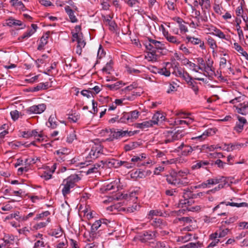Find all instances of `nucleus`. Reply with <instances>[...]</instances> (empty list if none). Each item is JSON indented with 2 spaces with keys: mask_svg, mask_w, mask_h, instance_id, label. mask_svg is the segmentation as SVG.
<instances>
[{
  "mask_svg": "<svg viewBox=\"0 0 248 248\" xmlns=\"http://www.w3.org/2000/svg\"><path fill=\"white\" fill-rule=\"evenodd\" d=\"M221 182H225V177L223 176H219L209 179L205 181V183L207 185V187H210L211 185H215L219 184Z\"/></svg>",
  "mask_w": 248,
  "mask_h": 248,
  "instance_id": "6ab92c4d",
  "label": "nucleus"
},
{
  "mask_svg": "<svg viewBox=\"0 0 248 248\" xmlns=\"http://www.w3.org/2000/svg\"><path fill=\"white\" fill-rule=\"evenodd\" d=\"M101 189L103 191H108L112 190H117L118 189L117 183L115 181H113L106 186H104Z\"/></svg>",
  "mask_w": 248,
  "mask_h": 248,
  "instance_id": "cd10ccee",
  "label": "nucleus"
},
{
  "mask_svg": "<svg viewBox=\"0 0 248 248\" xmlns=\"http://www.w3.org/2000/svg\"><path fill=\"white\" fill-rule=\"evenodd\" d=\"M10 115L11 116V117H12V119L14 121H16L19 118V112L17 110H15L12 111L10 112Z\"/></svg>",
  "mask_w": 248,
  "mask_h": 248,
  "instance_id": "69168bd1",
  "label": "nucleus"
},
{
  "mask_svg": "<svg viewBox=\"0 0 248 248\" xmlns=\"http://www.w3.org/2000/svg\"><path fill=\"white\" fill-rule=\"evenodd\" d=\"M70 246L71 248H79L78 242L73 239H70Z\"/></svg>",
  "mask_w": 248,
  "mask_h": 248,
  "instance_id": "0e129e2a",
  "label": "nucleus"
},
{
  "mask_svg": "<svg viewBox=\"0 0 248 248\" xmlns=\"http://www.w3.org/2000/svg\"><path fill=\"white\" fill-rule=\"evenodd\" d=\"M230 232L229 229H225L223 230H220L219 232H217V235L218 238H222L227 235Z\"/></svg>",
  "mask_w": 248,
  "mask_h": 248,
  "instance_id": "bf43d9fd",
  "label": "nucleus"
},
{
  "mask_svg": "<svg viewBox=\"0 0 248 248\" xmlns=\"http://www.w3.org/2000/svg\"><path fill=\"white\" fill-rule=\"evenodd\" d=\"M225 204L226 206H236L237 207H247L248 206V204L246 202H241V203H235L233 202H221L219 204L215 206L213 209V211L214 212L217 211V209L220 207L221 205Z\"/></svg>",
  "mask_w": 248,
  "mask_h": 248,
  "instance_id": "f8f14e48",
  "label": "nucleus"
},
{
  "mask_svg": "<svg viewBox=\"0 0 248 248\" xmlns=\"http://www.w3.org/2000/svg\"><path fill=\"white\" fill-rule=\"evenodd\" d=\"M128 118L129 117H128L127 116V113L124 112L123 113V115L120 118L119 122L123 123H129V120L128 119Z\"/></svg>",
  "mask_w": 248,
  "mask_h": 248,
  "instance_id": "338daca9",
  "label": "nucleus"
},
{
  "mask_svg": "<svg viewBox=\"0 0 248 248\" xmlns=\"http://www.w3.org/2000/svg\"><path fill=\"white\" fill-rule=\"evenodd\" d=\"M101 166V165H99L98 164H95L90 167L89 168L88 170L86 171V173L87 174L94 173V172H97L98 171V169Z\"/></svg>",
  "mask_w": 248,
  "mask_h": 248,
  "instance_id": "49530a36",
  "label": "nucleus"
},
{
  "mask_svg": "<svg viewBox=\"0 0 248 248\" xmlns=\"http://www.w3.org/2000/svg\"><path fill=\"white\" fill-rule=\"evenodd\" d=\"M10 2L11 5L16 9L23 10L24 5L23 3L19 0H11Z\"/></svg>",
  "mask_w": 248,
  "mask_h": 248,
  "instance_id": "473e14b6",
  "label": "nucleus"
},
{
  "mask_svg": "<svg viewBox=\"0 0 248 248\" xmlns=\"http://www.w3.org/2000/svg\"><path fill=\"white\" fill-rule=\"evenodd\" d=\"M188 85L194 91L195 94H198L199 92V87L198 86V83L193 79L188 83Z\"/></svg>",
  "mask_w": 248,
  "mask_h": 248,
  "instance_id": "37998d69",
  "label": "nucleus"
},
{
  "mask_svg": "<svg viewBox=\"0 0 248 248\" xmlns=\"http://www.w3.org/2000/svg\"><path fill=\"white\" fill-rule=\"evenodd\" d=\"M217 37L220 39H224L226 41H230L231 38L230 35H226L221 30L218 33Z\"/></svg>",
  "mask_w": 248,
  "mask_h": 248,
  "instance_id": "774afa93",
  "label": "nucleus"
},
{
  "mask_svg": "<svg viewBox=\"0 0 248 248\" xmlns=\"http://www.w3.org/2000/svg\"><path fill=\"white\" fill-rule=\"evenodd\" d=\"M215 133V130L213 129H208L205 130L202 135L191 138L192 140H199L202 141L205 140L207 137L212 135Z\"/></svg>",
  "mask_w": 248,
  "mask_h": 248,
  "instance_id": "f3484780",
  "label": "nucleus"
},
{
  "mask_svg": "<svg viewBox=\"0 0 248 248\" xmlns=\"http://www.w3.org/2000/svg\"><path fill=\"white\" fill-rule=\"evenodd\" d=\"M35 211L29 213L26 215H23V217L21 218V220L23 221H26L29 220L30 218L32 217L35 215Z\"/></svg>",
  "mask_w": 248,
  "mask_h": 248,
  "instance_id": "680f3d73",
  "label": "nucleus"
},
{
  "mask_svg": "<svg viewBox=\"0 0 248 248\" xmlns=\"http://www.w3.org/2000/svg\"><path fill=\"white\" fill-rule=\"evenodd\" d=\"M162 33L163 36L166 39V40L170 43L173 44L178 45L180 44L181 41L177 37L174 36L170 34L168 31H166L164 28L162 29Z\"/></svg>",
  "mask_w": 248,
  "mask_h": 248,
  "instance_id": "1a4fd4ad",
  "label": "nucleus"
},
{
  "mask_svg": "<svg viewBox=\"0 0 248 248\" xmlns=\"http://www.w3.org/2000/svg\"><path fill=\"white\" fill-rule=\"evenodd\" d=\"M207 44L213 50V52L217 47L216 41L211 37H208Z\"/></svg>",
  "mask_w": 248,
  "mask_h": 248,
  "instance_id": "a19ab883",
  "label": "nucleus"
},
{
  "mask_svg": "<svg viewBox=\"0 0 248 248\" xmlns=\"http://www.w3.org/2000/svg\"><path fill=\"white\" fill-rule=\"evenodd\" d=\"M217 235V232H215V233H212L210 235V239L211 240V242L208 245V248L214 247L217 246V245L219 242V240L218 239Z\"/></svg>",
  "mask_w": 248,
  "mask_h": 248,
  "instance_id": "393cba45",
  "label": "nucleus"
},
{
  "mask_svg": "<svg viewBox=\"0 0 248 248\" xmlns=\"http://www.w3.org/2000/svg\"><path fill=\"white\" fill-rule=\"evenodd\" d=\"M32 28L31 29H30L27 31L26 32H25L22 36H21L19 38V40L27 39L31 37L32 34H33L36 31V30L38 28L36 24H32L31 25Z\"/></svg>",
  "mask_w": 248,
  "mask_h": 248,
  "instance_id": "aec40b11",
  "label": "nucleus"
},
{
  "mask_svg": "<svg viewBox=\"0 0 248 248\" xmlns=\"http://www.w3.org/2000/svg\"><path fill=\"white\" fill-rule=\"evenodd\" d=\"M102 150V146L99 143H93L89 155L91 159H95L99 156Z\"/></svg>",
  "mask_w": 248,
  "mask_h": 248,
  "instance_id": "0eeeda50",
  "label": "nucleus"
},
{
  "mask_svg": "<svg viewBox=\"0 0 248 248\" xmlns=\"http://www.w3.org/2000/svg\"><path fill=\"white\" fill-rule=\"evenodd\" d=\"M208 164H209V162L207 161H203V160L199 161L196 164H195L192 166V169L193 170L200 169L202 167H204V166H205Z\"/></svg>",
  "mask_w": 248,
  "mask_h": 248,
  "instance_id": "c03bdc74",
  "label": "nucleus"
},
{
  "mask_svg": "<svg viewBox=\"0 0 248 248\" xmlns=\"http://www.w3.org/2000/svg\"><path fill=\"white\" fill-rule=\"evenodd\" d=\"M180 78L184 79L188 84L190 81L193 80L191 77L186 71H184Z\"/></svg>",
  "mask_w": 248,
  "mask_h": 248,
  "instance_id": "603ef678",
  "label": "nucleus"
},
{
  "mask_svg": "<svg viewBox=\"0 0 248 248\" xmlns=\"http://www.w3.org/2000/svg\"><path fill=\"white\" fill-rule=\"evenodd\" d=\"M156 232L146 231L140 236V239L143 243L152 240L156 237Z\"/></svg>",
  "mask_w": 248,
  "mask_h": 248,
  "instance_id": "9d476101",
  "label": "nucleus"
},
{
  "mask_svg": "<svg viewBox=\"0 0 248 248\" xmlns=\"http://www.w3.org/2000/svg\"><path fill=\"white\" fill-rule=\"evenodd\" d=\"M75 139H76V135L75 132L73 131L68 135L66 141L68 143H72Z\"/></svg>",
  "mask_w": 248,
  "mask_h": 248,
  "instance_id": "052dcab7",
  "label": "nucleus"
},
{
  "mask_svg": "<svg viewBox=\"0 0 248 248\" xmlns=\"http://www.w3.org/2000/svg\"><path fill=\"white\" fill-rule=\"evenodd\" d=\"M187 65H188L189 68L196 72H198L200 69H202V68H201L200 66H198L197 64L195 63L190 62L189 60H187Z\"/></svg>",
  "mask_w": 248,
  "mask_h": 248,
  "instance_id": "79ce46f5",
  "label": "nucleus"
},
{
  "mask_svg": "<svg viewBox=\"0 0 248 248\" xmlns=\"http://www.w3.org/2000/svg\"><path fill=\"white\" fill-rule=\"evenodd\" d=\"M164 142L167 144L172 142L175 140L181 139L184 136V132L182 130L175 129L173 130H168L164 132Z\"/></svg>",
  "mask_w": 248,
  "mask_h": 248,
  "instance_id": "7ed1b4c3",
  "label": "nucleus"
},
{
  "mask_svg": "<svg viewBox=\"0 0 248 248\" xmlns=\"http://www.w3.org/2000/svg\"><path fill=\"white\" fill-rule=\"evenodd\" d=\"M139 146V144L136 142H130L125 144L124 146V149L125 151H129L137 148Z\"/></svg>",
  "mask_w": 248,
  "mask_h": 248,
  "instance_id": "ea45409f",
  "label": "nucleus"
},
{
  "mask_svg": "<svg viewBox=\"0 0 248 248\" xmlns=\"http://www.w3.org/2000/svg\"><path fill=\"white\" fill-rule=\"evenodd\" d=\"M14 239L15 237L13 235L5 236L4 238V241L6 244L10 246L13 244Z\"/></svg>",
  "mask_w": 248,
  "mask_h": 248,
  "instance_id": "6e6d98bb",
  "label": "nucleus"
},
{
  "mask_svg": "<svg viewBox=\"0 0 248 248\" xmlns=\"http://www.w3.org/2000/svg\"><path fill=\"white\" fill-rule=\"evenodd\" d=\"M192 235L190 233H187L184 236H179L177 239V242H181L182 243L186 242L191 239Z\"/></svg>",
  "mask_w": 248,
  "mask_h": 248,
  "instance_id": "58836bf2",
  "label": "nucleus"
},
{
  "mask_svg": "<svg viewBox=\"0 0 248 248\" xmlns=\"http://www.w3.org/2000/svg\"><path fill=\"white\" fill-rule=\"evenodd\" d=\"M52 236H55L56 238L61 237L62 235V229H58L53 230L50 233Z\"/></svg>",
  "mask_w": 248,
  "mask_h": 248,
  "instance_id": "3c124183",
  "label": "nucleus"
},
{
  "mask_svg": "<svg viewBox=\"0 0 248 248\" xmlns=\"http://www.w3.org/2000/svg\"><path fill=\"white\" fill-rule=\"evenodd\" d=\"M48 84L43 83H40L38 84L36 87H35L33 90V91L36 92L40 90H45L47 89Z\"/></svg>",
  "mask_w": 248,
  "mask_h": 248,
  "instance_id": "864d4df0",
  "label": "nucleus"
},
{
  "mask_svg": "<svg viewBox=\"0 0 248 248\" xmlns=\"http://www.w3.org/2000/svg\"><path fill=\"white\" fill-rule=\"evenodd\" d=\"M50 215V213L48 211L36 214L33 220L36 222L41 221L35 224L32 227L33 229L38 230L45 228L51 222V218L49 217Z\"/></svg>",
  "mask_w": 248,
  "mask_h": 248,
  "instance_id": "f257e3e1",
  "label": "nucleus"
},
{
  "mask_svg": "<svg viewBox=\"0 0 248 248\" xmlns=\"http://www.w3.org/2000/svg\"><path fill=\"white\" fill-rule=\"evenodd\" d=\"M153 126L151 120L144 121L141 123H138L136 124V127L137 128L144 129L148 128L149 127H152Z\"/></svg>",
  "mask_w": 248,
  "mask_h": 248,
  "instance_id": "2f4dec72",
  "label": "nucleus"
},
{
  "mask_svg": "<svg viewBox=\"0 0 248 248\" xmlns=\"http://www.w3.org/2000/svg\"><path fill=\"white\" fill-rule=\"evenodd\" d=\"M6 24L7 26L10 27H16L17 26H21V29H23L25 27V25H24L21 21L15 19L13 17L7 19L6 20Z\"/></svg>",
  "mask_w": 248,
  "mask_h": 248,
  "instance_id": "dca6fc26",
  "label": "nucleus"
},
{
  "mask_svg": "<svg viewBox=\"0 0 248 248\" xmlns=\"http://www.w3.org/2000/svg\"><path fill=\"white\" fill-rule=\"evenodd\" d=\"M198 66L202 68L200 70L206 72L207 74H211L212 72H214V68L213 67V61L208 59L206 62H204L203 58L199 57L196 59Z\"/></svg>",
  "mask_w": 248,
  "mask_h": 248,
  "instance_id": "20e7f679",
  "label": "nucleus"
},
{
  "mask_svg": "<svg viewBox=\"0 0 248 248\" xmlns=\"http://www.w3.org/2000/svg\"><path fill=\"white\" fill-rule=\"evenodd\" d=\"M112 65L113 62L111 60H110L108 62H107L102 69V71L103 73L106 74H110L112 70Z\"/></svg>",
  "mask_w": 248,
  "mask_h": 248,
  "instance_id": "c9c22d12",
  "label": "nucleus"
},
{
  "mask_svg": "<svg viewBox=\"0 0 248 248\" xmlns=\"http://www.w3.org/2000/svg\"><path fill=\"white\" fill-rule=\"evenodd\" d=\"M205 193L203 192H199L196 194L192 193L188 189L184 190V198H191V199L197 198L198 197H201L203 196Z\"/></svg>",
  "mask_w": 248,
  "mask_h": 248,
  "instance_id": "4be33fe9",
  "label": "nucleus"
},
{
  "mask_svg": "<svg viewBox=\"0 0 248 248\" xmlns=\"http://www.w3.org/2000/svg\"><path fill=\"white\" fill-rule=\"evenodd\" d=\"M184 71V69L176 65L174 67L173 74L176 76L180 78Z\"/></svg>",
  "mask_w": 248,
  "mask_h": 248,
  "instance_id": "09e8293b",
  "label": "nucleus"
},
{
  "mask_svg": "<svg viewBox=\"0 0 248 248\" xmlns=\"http://www.w3.org/2000/svg\"><path fill=\"white\" fill-rule=\"evenodd\" d=\"M133 135V133L132 131H128L127 130L123 131L120 130L116 132H114L113 134V137L114 138L118 139L121 137H124L126 136H131Z\"/></svg>",
  "mask_w": 248,
  "mask_h": 248,
  "instance_id": "a878e982",
  "label": "nucleus"
},
{
  "mask_svg": "<svg viewBox=\"0 0 248 248\" xmlns=\"http://www.w3.org/2000/svg\"><path fill=\"white\" fill-rule=\"evenodd\" d=\"M199 4L201 6L202 10L208 9L210 7L209 0H201L199 1Z\"/></svg>",
  "mask_w": 248,
  "mask_h": 248,
  "instance_id": "de8ad7c7",
  "label": "nucleus"
},
{
  "mask_svg": "<svg viewBox=\"0 0 248 248\" xmlns=\"http://www.w3.org/2000/svg\"><path fill=\"white\" fill-rule=\"evenodd\" d=\"M46 106L44 104H40L38 105H33L27 109L29 114H41L45 111Z\"/></svg>",
  "mask_w": 248,
  "mask_h": 248,
  "instance_id": "6e6552de",
  "label": "nucleus"
},
{
  "mask_svg": "<svg viewBox=\"0 0 248 248\" xmlns=\"http://www.w3.org/2000/svg\"><path fill=\"white\" fill-rule=\"evenodd\" d=\"M184 199H181L179 203V207L184 208L188 207L192 203V200L190 201L189 199L191 198H184Z\"/></svg>",
  "mask_w": 248,
  "mask_h": 248,
  "instance_id": "c85d7f7f",
  "label": "nucleus"
},
{
  "mask_svg": "<svg viewBox=\"0 0 248 248\" xmlns=\"http://www.w3.org/2000/svg\"><path fill=\"white\" fill-rule=\"evenodd\" d=\"M64 10L68 16L70 21L71 22H78V19L75 15V12H76V10H74V9H71V8L69 6H65ZM77 12H78V11H77Z\"/></svg>",
  "mask_w": 248,
  "mask_h": 248,
  "instance_id": "4468645a",
  "label": "nucleus"
},
{
  "mask_svg": "<svg viewBox=\"0 0 248 248\" xmlns=\"http://www.w3.org/2000/svg\"><path fill=\"white\" fill-rule=\"evenodd\" d=\"M46 125L51 129H55L58 125V122L55 114H52L49 117Z\"/></svg>",
  "mask_w": 248,
  "mask_h": 248,
  "instance_id": "412c9836",
  "label": "nucleus"
},
{
  "mask_svg": "<svg viewBox=\"0 0 248 248\" xmlns=\"http://www.w3.org/2000/svg\"><path fill=\"white\" fill-rule=\"evenodd\" d=\"M173 20L178 24L181 32L185 33L188 31V29L184 24L185 22L182 18L179 17H176L174 18Z\"/></svg>",
  "mask_w": 248,
  "mask_h": 248,
  "instance_id": "5701e85b",
  "label": "nucleus"
},
{
  "mask_svg": "<svg viewBox=\"0 0 248 248\" xmlns=\"http://www.w3.org/2000/svg\"><path fill=\"white\" fill-rule=\"evenodd\" d=\"M101 222L99 220L95 221L92 225L91 230L92 232H94L96 231L101 226Z\"/></svg>",
  "mask_w": 248,
  "mask_h": 248,
  "instance_id": "5fc2aeb1",
  "label": "nucleus"
},
{
  "mask_svg": "<svg viewBox=\"0 0 248 248\" xmlns=\"http://www.w3.org/2000/svg\"><path fill=\"white\" fill-rule=\"evenodd\" d=\"M126 113L128 117H129L128 119L129 123L132 122L137 120L139 118L140 115L139 112L137 110H134Z\"/></svg>",
  "mask_w": 248,
  "mask_h": 248,
  "instance_id": "c756f323",
  "label": "nucleus"
},
{
  "mask_svg": "<svg viewBox=\"0 0 248 248\" xmlns=\"http://www.w3.org/2000/svg\"><path fill=\"white\" fill-rule=\"evenodd\" d=\"M57 154L59 155L58 159L62 160V161H65L66 158V156L68 154V150L66 148H62L56 152Z\"/></svg>",
  "mask_w": 248,
  "mask_h": 248,
  "instance_id": "bb28decb",
  "label": "nucleus"
},
{
  "mask_svg": "<svg viewBox=\"0 0 248 248\" xmlns=\"http://www.w3.org/2000/svg\"><path fill=\"white\" fill-rule=\"evenodd\" d=\"M49 36V32H46L41 38L39 44L38 46V50H41L44 48V47L48 42V39Z\"/></svg>",
  "mask_w": 248,
  "mask_h": 248,
  "instance_id": "b1692460",
  "label": "nucleus"
},
{
  "mask_svg": "<svg viewBox=\"0 0 248 248\" xmlns=\"http://www.w3.org/2000/svg\"><path fill=\"white\" fill-rule=\"evenodd\" d=\"M145 158V156L143 155H141L140 156H134L131 159V163H133V167L135 164H137L138 166H140V163L142 161L143 159Z\"/></svg>",
  "mask_w": 248,
  "mask_h": 248,
  "instance_id": "72a5a7b5",
  "label": "nucleus"
},
{
  "mask_svg": "<svg viewBox=\"0 0 248 248\" xmlns=\"http://www.w3.org/2000/svg\"><path fill=\"white\" fill-rule=\"evenodd\" d=\"M176 150L177 152L181 151V153L183 155L187 156L192 152L193 149L191 146L185 144L184 143H182Z\"/></svg>",
  "mask_w": 248,
  "mask_h": 248,
  "instance_id": "9b49d317",
  "label": "nucleus"
},
{
  "mask_svg": "<svg viewBox=\"0 0 248 248\" xmlns=\"http://www.w3.org/2000/svg\"><path fill=\"white\" fill-rule=\"evenodd\" d=\"M202 209V207L200 205H196L194 206H189L188 207H186V210L188 211L191 212H199Z\"/></svg>",
  "mask_w": 248,
  "mask_h": 248,
  "instance_id": "e2e57ef3",
  "label": "nucleus"
},
{
  "mask_svg": "<svg viewBox=\"0 0 248 248\" xmlns=\"http://www.w3.org/2000/svg\"><path fill=\"white\" fill-rule=\"evenodd\" d=\"M75 30L76 32H72V41L77 42V45L81 47H84L86 45V42L83 38L82 33H79V31L81 30V27L80 26H76L75 27Z\"/></svg>",
  "mask_w": 248,
  "mask_h": 248,
  "instance_id": "39448f33",
  "label": "nucleus"
},
{
  "mask_svg": "<svg viewBox=\"0 0 248 248\" xmlns=\"http://www.w3.org/2000/svg\"><path fill=\"white\" fill-rule=\"evenodd\" d=\"M79 117H80L78 114L75 113L74 114L69 115L68 117V119L71 122L76 123L79 119Z\"/></svg>",
  "mask_w": 248,
  "mask_h": 248,
  "instance_id": "13d9d810",
  "label": "nucleus"
},
{
  "mask_svg": "<svg viewBox=\"0 0 248 248\" xmlns=\"http://www.w3.org/2000/svg\"><path fill=\"white\" fill-rule=\"evenodd\" d=\"M177 174L178 176L184 178V179H187L186 176L190 174V172L188 170H179L178 171Z\"/></svg>",
  "mask_w": 248,
  "mask_h": 248,
  "instance_id": "4d7b16f0",
  "label": "nucleus"
},
{
  "mask_svg": "<svg viewBox=\"0 0 248 248\" xmlns=\"http://www.w3.org/2000/svg\"><path fill=\"white\" fill-rule=\"evenodd\" d=\"M151 224L156 228L163 229L167 227V223L161 218H155L153 219Z\"/></svg>",
  "mask_w": 248,
  "mask_h": 248,
  "instance_id": "a211bd4d",
  "label": "nucleus"
},
{
  "mask_svg": "<svg viewBox=\"0 0 248 248\" xmlns=\"http://www.w3.org/2000/svg\"><path fill=\"white\" fill-rule=\"evenodd\" d=\"M188 114L184 113L182 111H179L175 113V115L179 116L180 118H185L186 120H176L175 121V123L176 125H183V124H186L189 125L191 124L193 122V119L191 118H189L186 117V115Z\"/></svg>",
  "mask_w": 248,
  "mask_h": 248,
  "instance_id": "423d86ee",
  "label": "nucleus"
},
{
  "mask_svg": "<svg viewBox=\"0 0 248 248\" xmlns=\"http://www.w3.org/2000/svg\"><path fill=\"white\" fill-rule=\"evenodd\" d=\"M142 0H124L125 2L130 7L139 8Z\"/></svg>",
  "mask_w": 248,
  "mask_h": 248,
  "instance_id": "7c9ffc66",
  "label": "nucleus"
},
{
  "mask_svg": "<svg viewBox=\"0 0 248 248\" xmlns=\"http://www.w3.org/2000/svg\"><path fill=\"white\" fill-rule=\"evenodd\" d=\"M149 41L152 43L151 44L153 46L155 50V49H161L162 48L163 45L160 41L152 39H150Z\"/></svg>",
  "mask_w": 248,
  "mask_h": 248,
  "instance_id": "a18cd8bd",
  "label": "nucleus"
},
{
  "mask_svg": "<svg viewBox=\"0 0 248 248\" xmlns=\"http://www.w3.org/2000/svg\"><path fill=\"white\" fill-rule=\"evenodd\" d=\"M186 39L188 42H191L193 45H198L199 43H201V41L200 38H195L189 36H186Z\"/></svg>",
  "mask_w": 248,
  "mask_h": 248,
  "instance_id": "8fccbe9b",
  "label": "nucleus"
},
{
  "mask_svg": "<svg viewBox=\"0 0 248 248\" xmlns=\"http://www.w3.org/2000/svg\"><path fill=\"white\" fill-rule=\"evenodd\" d=\"M234 48L239 53H240L242 56L245 57H248V54L247 52L244 50L243 48L241 46H240L237 43H234Z\"/></svg>",
  "mask_w": 248,
  "mask_h": 248,
  "instance_id": "e433bc0d",
  "label": "nucleus"
},
{
  "mask_svg": "<svg viewBox=\"0 0 248 248\" xmlns=\"http://www.w3.org/2000/svg\"><path fill=\"white\" fill-rule=\"evenodd\" d=\"M145 59L149 61H156L157 59V55L155 54V51L148 52L145 56Z\"/></svg>",
  "mask_w": 248,
  "mask_h": 248,
  "instance_id": "4c0bfd02",
  "label": "nucleus"
},
{
  "mask_svg": "<svg viewBox=\"0 0 248 248\" xmlns=\"http://www.w3.org/2000/svg\"><path fill=\"white\" fill-rule=\"evenodd\" d=\"M80 180V177L76 174H72L63 180L61 186H62V192L64 197L70 193L71 188H73Z\"/></svg>",
  "mask_w": 248,
  "mask_h": 248,
  "instance_id": "f03ea898",
  "label": "nucleus"
},
{
  "mask_svg": "<svg viewBox=\"0 0 248 248\" xmlns=\"http://www.w3.org/2000/svg\"><path fill=\"white\" fill-rule=\"evenodd\" d=\"M167 182L171 185L176 186L183 184V182L176 177V174L175 173L170 174L166 176Z\"/></svg>",
  "mask_w": 248,
  "mask_h": 248,
  "instance_id": "2eb2a0df",
  "label": "nucleus"
},
{
  "mask_svg": "<svg viewBox=\"0 0 248 248\" xmlns=\"http://www.w3.org/2000/svg\"><path fill=\"white\" fill-rule=\"evenodd\" d=\"M165 119V116L163 113L157 112L153 115L151 121L153 125H158L164 121Z\"/></svg>",
  "mask_w": 248,
  "mask_h": 248,
  "instance_id": "ddd939ff",
  "label": "nucleus"
},
{
  "mask_svg": "<svg viewBox=\"0 0 248 248\" xmlns=\"http://www.w3.org/2000/svg\"><path fill=\"white\" fill-rule=\"evenodd\" d=\"M239 107H237L236 109L237 112L242 115H246L248 113V106L246 105H243L242 104L239 105Z\"/></svg>",
  "mask_w": 248,
  "mask_h": 248,
  "instance_id": "f704fd0d",
  "label": "nucleus"
}]
</instances>
